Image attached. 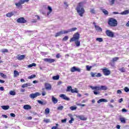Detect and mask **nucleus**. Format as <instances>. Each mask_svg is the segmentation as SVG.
I'll return each mask as SVG.
<instances>
[{
    "instance_id": "obj_5",
    "label": "nucleus",
    "mask_w": 129,
    "mask_h": 129,
    "mask_svg": "<svg viewBox=\"0 0 129 129\" xmlns=\"http://www.w3.org/2000/svg\"><path fill=\"white\" fill-rule=\"evenodd\" d=\"M41 94H40V93L39 92H36L35 93H32L29 95L30 98H31V99H34V98H36L38 97V96H40Z\"/></svg>"
},
{
    "instance_id": "obj_51",
    "label": "nucleus",
    "mask_w": 129,
    "mask_h": 129,
    "mask_svg": "<svg viewBox=\"0 0 129 129\" xmlns=\"http://www.w3.org/2000/svg\"><path fill=\"white\" fill-rule=\"evenodd\" d=\"M93 93H94V94H95V95H97L98 94H99V93H100V92L96 91H94Z\"/></svg>"
},
{
    "instance_id": "obj_49",
    "label": "nucleus",
    "mask_w": 129,
    "mask_h": 129,
    "mask_svg": "<svg viewBox=\"0 0 129 129\" xmlns=\"http://www.w3.org/2000/svg\"><path fill=\"white\" fill-rule=\"evenodd\" d=\"M119 71H120V72H125V69H124V68H122L119 69Z\"/></svg>"
},
{
    "instance_id": "obj_12",
    "label": "nucleus",
    "mask_w": 129,
    "mask_h": 129,
    "mask_svg": "<svg viewBox=\"0 0 129 129\" xmlns=\"http://www.w3.org/2000/svg\"><path fill=\"white\" fill-rule=\"evenodd\" d=\"M45 87L46 90H51L52 89V86H51V84L48 83H46L45 84Z\"/></svg>"
},
{
    "instance_id": "obj_48",
    "label": "nucleus",
    "mask_w": 129,
    "mask_h": 129,
    "mask_svg": "<svg viewBox=\"0 0 129 129\" xmlns=\"http://www.w3.org/2000/svg\"><path fill=\"white\" fill-rule=\"evenodd\" d=\"M69 116L71 117V120L74 121V118H73V116H72V114H69Z\"/></svg>"
},
{
    "instance_id": "obj_22",
    "label": "nucleus",
    "mask_w": 129,
    "mask_h": 129,
    "mask_svg": "<svg viewBox=\"0 0 129 129\" xmlns=\"http://www.w3.org/2000/svg\"><path fill=\"white\" fill-rule=\"evenodd\" d=\"M37 102L38 103H39V104H40L41 105H45V104L47 103L46 101H42L41 100H37Z\"/></svg>"
},
{
    "instance_id": "obj_21",
    "label": "nucleus",
    "mask_w": 129,
    "mask_h": 129,
    "mask_svg": "<svg viewBox=\"0 0 129 129\" xmlns=\"http://www.w3.org/2000/svg\"><path fill=\"white\" fill-rule=\"evenodd\" d=\"M95 28L96 31H99V32H102V29L99 26L95 25Z\"/></svg>"
},
{
    "instance_id": "obj_27",
    "label": "nucleus",
    "mask_w": 129,
    "mask_h": 129,
    "mask_svg": "<svg viewBox=\"0 0 129 129\" xmlns=\"http://www.w3.org/2000/svg\"><path fill=\"white\" fill-rule=\"evenodd\" d=\"M76 47H79L80 46V41L79 40L74 41Z\"/></svg>"
},
{
    "instance_id": "obj_41",
    "label": "nucleus",
    "mask_w": 129,
    "mask_h": 129,
    "mask_svg": "<svg viewBox=\"0 0 129 129\" xmlns=\"http://www.w3.org/2000/svg\"><path fill=\"white\" fill-rule=\"evenodd\" d=\"M118 59H119V57H115L112 58V62H116V61H117V60H118Z\"/></svg>"
},
{
    "instance_id": "obj_54",
    "label": "nucleus",
    "mask_w": 129,
    "mask_h": 129,
    "mask_svg": "<svg viewBox=\"0 0 129 129\" xmlns=\"http://www.w3.org/2000/svg\"><path fill=\"white\" fill-rule=\"evenodd\" d=\"M66 121H67V119H64L61 120L62 123H65V122H66Z\"/></svg>"
},
{
    "instance_id": "obj_31",
    "label": "nucleus",
    "mask_w": 129,
    "mask_h": 129,
    "mask_svg": "<svg viewBox=\"0 0 129 129\" xmlns=\"http://www.w3.org/2000/svg\"><path fill=\"white\" fill-rule=\"evenodd\" d=\"M20 75V74H19V72L17 71H14V77H18Z\"/></svg>"
},
{
    "instance_id": "obj_42",
    "label": "nucleus",
    "mask_w": 129,
    "mask_h": 129,
    "mask_svg": "<svg viewBox=\"0 0 129 129\" xmlns=\"http://www.w3.org/2000/svg\"><path fill=\"white\" fill-rule=\"evenodd\" d=\"M9 93L10 95H16V92L14 91H10Z\"/></svg>"
},
{
    "instance_id": "obj_32",
    "label": "nucleus",
    "mask_w": 129,
    "mask_h": 129,
    "mask_svg": "<svg viewBox=\"0 0 129 129\" xmlns=\"http://www.w3.org/2000/svg\"><path fill=\"white\" fill-rule=\"evenodd\" d=\"M119 120L121 121L122 123H125V118L123 117H120Z\"/></svg>"
},
{
    "instance_id": "obj_39",
    "label": "nucleus",
    "mask_w": 129,
    "mask_h": 129,
    "mask_svg": "<svg viewBox=\"0 0 129 129\" xmlns=\"http://www.w3.org/2000/svg\"><path fill=\"white\" fill-rule=\"evenodd\" d=\"M72 90V87L69 86L67 87V91L70 92H71V90Z\"/></svg>"
},
{
    "instance_id": "obj_15",
    "label": "nucleus",
    "mask_w": 129,
    "mask_h": 129,
    "mask_svg": "<svg viewBox=\"0 0 129 129\" xmlns=\"http://www.w3.org/2000/svg\"><path fill=\"white\" fill-rule=\"evenodd\" d=\"M59 97L62 98V99H64V100H70V99L68 98L65 94H61L59 95Z\"/></svg>"
},
{
    "instance_id": "obj_18",
    "label": "nucleus",
    "mask_w": 129,
    "mask_h": 129,
    "mask_svg": "<svg viewBox=\"0 0 129 129\" xmlns=\"http://www.w3.org/2000/svg\"><path fill=\"white\" fill-rule=\"evenodd\" d=\"M76 30H77V28H73L72 29H68V30H67L66 33L67 34H68V33H70V32H74V31H76Z\"/></svg>"
},
{
    "instance_id": "obj_46",
    "label": "nucleus",
    "mask_w": 129,
    "mask_h": 129,
    "mask_svg": "<svg viewBox=\"0 0 129 129\" xmlns=\"http://www.w3.org/2000/svg\"><path fill=\"white\" fill-rule=\"evenodd\" d=\"M63 108H64V106H60L57 107V110H62Z\"/></svg>"
},
{
    "instance_id": "obj_40",
    "label": "nucleus",
    "mask_w": 129,
    "mask_h": 129,
    "mask_svg": "<svg viewBox=\"0 0 129 129\" xmlns=\"http://www.w3.org/2000/svg\"><path fill=\"white\" fill-rule=\"evenodd\" d=\"M0 76H1V77H3V78H7V76L4 74V73H0Z\"/></svg>"
},
{
    "instance_id": "obj_35",
    "label": "nucleus",
    "mask_w": 129,
    "mask_h": 129,
    "mask_svg": "<svg viewBox=\"0 0 129 129\" xmlns=\"http://www.w3.org/2000/svg\"><path fill=\"white\" fill-rule=\"evenodd\" d=\"M115 2V0H109L110 6H113V5H114Z\"/></svg>"
},
{
    "instance_id": "obj_17",
    "label": "nucleus",
    "mask_w": 129,
    "mask_h": 129,
    "mask_svg": "<svg viewBox=\"0 0 129 129\" xmlns=\"http://www.w3.org/2000/svg\"><path fill=\"white\" fill-rule=\"evenodd\" d=\"M51 101L54 103V104H56V103H58V99L55 97H54V96H51Z\"/></svg>"
},
{
    "instance_id": "obj_47",
    "label": "nucleus",
    "mask_w": 129,
    "mask_h": 129,
    "mask_svg": "<svg viewBox=\"0 0 129 129\" xmlns=\"http://www.w3.org/2000/svg\"><path fill=\"white\" fill-rule=\"evenodd\" d=\"M77 108V107L76 106L70 107V109H71V110H76Z\"/></svg>"
},
{
    "instance_id": "obj_38",
    "label": "nucleus",
    "mask_w": 129,
    "mask_h": 129,
    "mask_svg": "<svg viewBox=\"0 0 129 129\" xmlns=\"http://www.w3.org/2000/svg\"><path fill=\"white\" fill-rule=\"evenodd\" d=\"M96 40L98 42H99L100 43H101V42L103 41V39H102V38H97L96 39Z\"/></svg>"
},
{
    "instance_id": "obj_52",
    "label": "nucleus",
    "mask_w": 129,
    "mask_h": 129,
    "mask_svg": "<svg viewBox=\"0 0 129 129\" xmlns=\"http://www.w3.org/2000/svg\"><path fill=\"white\" fill-rule=\"evenodd\" d=\"M43 121L44 122H46V123H48V122H50V119H44Z\"/></svg>"
},
{
    "instance_id": "obj_10",
    "label": "nucleus",
    "mask_w": 129,
    "mask_h": 129,
    "mask_svg": "<svg viewBox=\"0 0 129 129\" xmlns=\"http://www.w3.org/2000/svg\"><path fill=\"white\" fill-rule=\"evenodd\" d=\"M91 75L92 77H101L102 75L100 73H91Z\"/></svg>"
},
{
    "instance_id": "obj_53",
    "label": "nucleus",
    "mask_w": 129,
    "mask_h": 129,
    "mask_svg": "<svg viewBox=\"0 0 129 129\" xmlns=\"http://www.w3.org/2000/svg\"><path fill=\"white\" fill-rule=\"evenodd\" d=\"M90 12L91 14H95V11L94 10V9H91Z\"/></svg>"
},
{
    "instance_id": "obj_3",
    "label": "nucleus",
    "mask_w": 129,
    "mask_h": 129,
    "mask_svg": "<svg viewBox=\"0 0 129 129\" xmlns=\"http://www.w3.org/2000/svg\"><path fill=\"white\" fill-rule=\"evenodd\" d=\"M80 35L78 33H76L73 35V37L71 39L70 42H74L75 41L79 40Z\"/></svg>"
},
{
    "instance_id": "obj_50",
    "label": "nucleus",
    "mask_w": 129,
    "mask_h": 129,
    "mask_svg": "<svg viewBox=\"0 0 129 129\" xmlns=\"http://www.w3.org/2000/svg\"><path fill=\"white\" fill-rule=\"evenodd\" d=\"M124 90L125 92H129V88H127V87H125L124 88Z\"/></svg>"
},
{
    "instance_id": "obj_11",
    "label": "nucleus",
    "mask_w": 129,
    "mask_h": 129,
    "mask_svg": "<svg viewBox=\"0 0 129 129\" xmlns=\"http://www.w3.org/2000/svg\"><path fill=\"white\" fill-rule=\"evenodd\" d=\"M24 4H25V2L24 1V0H20L19 3H15V6H16L17 8H20V7H21V5Z\"/></svg>"
},
{
    "instance_id": "obj_56",
    "label": "nucleus",
    "mask_w": 129,
    "mask_h": 129,
    "mask_svg": "<svg viewBox=\"0 0 129 129\" xmlns=\"http://www.w3.org/2000/svg\"><path fill=\"white\" fill-rule=\"evenodd\" d=\"M77 105H78L79 106H85V104H78Z\"/></svg>"
},
{
    "instance_id": "obj_7",
    "label": "nucleus",
    "mask_w": 129,
    "mask_h": 129,
    "mask_svg": "<svg viewBox=\"0 0 129 129\" xmlns=\"http://www.w3.org/2000/svg\"><path fill=\"white\" fill-rule=\"evenodd\" d=\"M102 70L105 76H108L110 74V71L108 69H103Z\"/></svg>"
},
{
    "instance_id": "obj_45",
    "label": "nucleus",
    "mask_w": 129,
    "mask_h": 129,
    "mask_svg": "<svg viewBox=\"0 0 129 129\" xmlns=\"http://www.w3.org/2000/svg\"><path fill=\"white\" fill-rule=\"evenodd\" d=\"M91 68H92L91 66H86V69L87 71H90V70H91Z\"/></svg>"
},
{
    "instance_id": "obj_64",
    "label": "nucleus",
    "mask_w": 129,
    "mask_h": 129,
    "mask_svg": "<svg viewBox=\"0 0 129 129\" xmlns=\"http://www.w3.org/2000/svg\"><path fill=\"white\" fill-rule=\"evenodd\" d=\"M57 126H52L51 129H56L57 128Z\"/></svg>"
},
{
    "instance_id": "obj_2",
    "label": "nucleus",
    "mask_w": 129,
    "mask_h": 129,
    "mask_svg": "<svg viewBox=\"0 0 129 129\" xmlns=\"http://www.w3.org/2000/svg\"><path fill=\"white\" fill-rule=\"evenodd\" d=\"M108 24L110 27H116L117 26V21L113 18H110L108 20Z\"/></svg>"
},
{
    "instance_id": "obj_19",
    "label": "nucleus",
    "mask_w": 129,
    "mask_h": 129,
    "mask_svg": "<svg viewBox=\"0 0 129 129\" xmlns=\"http://www.w3.org/2000/svg\"><path fill=\"white\" fill-rule=\"evenodd\" d=\"M28 86H32V84L31 83H26L22 85V88H26V87H28Z\"/></svg>"
},
{
    "instance_id": "obj_61",
    "label": "nucleus",
    "mask_w": 129,
    "mask_h": 129,
    "mask_svg": "<svg viewBox=\"0 0 129 129\" xmlns=\"http://www.w3.org/2000/svg\"><path fill=\"white\" fill-rule=\"evenodd\" d=\"M0 90H1V91H4L5 90L4 87H0Z\"/></svg>"
},
{
    "instance_id": "obj_29",
    "label": "nucleus",
    "mask_w": 129,
    "mask_h": 129,
    "mask_svg": "<svg viewBox=\"0 0 129 129\" xmlns=\"http://www.w3.org/2000/svg\"><path fill=\"white\" fill-rule=\"evenodd\" d=\"M47 10L49 11L48 12H47V15L49 16V14L52 13V8H51L50 6H48Z\"/></svg>"
},
{
    "instance_id": "obj_16",
    "label": "nucleus",
    "mask_w": 129,
    "mask_h": 129,
    "mask_svg": "<svg viewBox=\"0 0 129 129\" xmlns=\"http://www.w3.org/2000/svg\"><path fill=\"white\" fill-rule=\"evenodd\" d=\"M90 87L92 90H96L97 91L100 90V87L99 86L93 87L92 86H90Z\"/></svg>"
},
{
    "instance_id": "obj_55",
    "label": "nucleus",
    "mask_w": 129,
    "mask_h": 129,
    "mask_svg": "<svg viewBox=\"0 0 129 129\" xmlns=\"http://www.w3.org/2000/svg\"><path fill=\"white\" fill-rule=\"evenodd\" d=\"M11 116H12V117H16V115L15 114V113H11L10 114Z\"/></svg>"
},
{
    "instance_id": "obj_24",
    "label": "nucleus",
    "mask_w": 129,
    "mask_h": 129,
    "mask_svg": "<svg viewBox=\"0 0 129 129\" xmlns=\"http://www.w3.org/2000/svg\"><path fill=\"white\" fill-rule=\"evenodd\" d=\"M100 90H107V87L106 86H100Z\"/></svg>"
},
{
    "instance_id": "obj_60",
    "label": "nucleus",
    "mask_w": 129,
    "mask_h": 129,
    "mask_svg": "<svg viewBox=\"0 0 129 129\" xmlns=\"http://www.w3.org/2000/svg\"><path fill=\"white\" fill-rule=\"evenodd\" d=\"M127 111V110H126V109H124V108H123L122 109V112H126Z\"/></svg>"
},
{
    "instance_id": "obj_26",
    "label": "nucleus",
    "mask_w": 129,
    "mask_h": 129,
    "mask_svg": "<svg viewBox=\"0 0 129 129\" xmlns=\"http://www.w3.org/2000/svg\"><path fill=\"white\" fill-rule=\"evenodd\" d=\"M25 57H26V55L22 54V55H21L19 56H18L17 59L18 60H23V59H25Z\"/></svg>"
},
{
    "instance_id": "obj_36",
    "label": "nucleus",
    "mask_w": 129,
    "mask_h": 129,
    "mask_svg": "<svg viewBox=\"0 0 129 129\" xmlns=\"http://www.w3.org/2000/svg\"><path fill=\"white\" fill-rule=\"evenodd\" d=\"M71 92H72V93H78V91H77V88H75V89H72Z\"/></svg>"
},
{
    "instance_id": "obj_28",
    "label": "nucleus",
    "mask_w": 129,
    "mask_h": 129,
    "mask_svg": "<svg viewBox=\"0 0 129 129\" xmlns=\"http://www.w3.org/2000/svg\"><path fill=\"white\" fill-rule=\"evenodd\" d=\"M59 78H60V76L56 75L52 77L53 80H59Z\"/></svg>"
},
{
    "instance_id": "obj_57",
    "label": "nucleus",
    "mask_w": 129,
    "mask_h": 129,
    "mask_svg": "<svg viewBox=\"0 0 129 129\" xmlns=\"http://www.w3.org/2000/svg\"><path fill=\"white\" fill-rule=\"evenodd\" d=\"M122 101H123V99L122 98H120L119 100H118V102L119 103H121V102H122Z\"/></svg>"
},
{
    "instance_id": "obj_13",
    "label": "nucleus",
    "mask_w": 129,
    "mask_h": 129,
    "mask_svg": "<svg viewBox=\"0 0 129 129\" xmlns=\"http://www.w3.org/2000/svg\"><path fill=\"white\" fill-rule=\"evenodd\" d=\"M62 34H67L66 32V30H61L57 33H56L55 34V37H59V36H61Z\"/></svg>"
},
{
    "instance_id": "obj_43",
    "label": "nucleus",
    "mask_w": 129,
    "mask_h": 129,
    "mask_svg": "<svg viewBox=\"0 0 129 129\" xmlns=\"http://www.w3.org/2000/svg\"><path fill=\"white\" fill-rule=\"evenodd\" d=\"M68 38L69 37L67 36H64L62 39V41L66 42V41H67V40H68Z\"/></svg>"
},
{
    "instance_id": "obj_63",
    "label": "nucleus",
    "mask_w": 129,
    "mask_h": 129,
    "mask_svg": "<svg viewBox=\"0 0 129 129\" xmlns=\"http://www.w3.org/2000/svg\"><path fill=\"white\" fill-rule=\"evenodd\" d=\"M3 117H5V118H8V116L7 115H3Z\"/></svg>"
},
{
    "instance_id": "obj_62",
    "label": "nucleus",
    "mask_w": 129,
    "mask_h": 129,
    "mask_svg": "<svg viewBox=\"0 0 129 129\" xmlns=\"http://www.w3.org/2000/svg\"><path fill=\"white\" fill-rule=\"evenodd\" d=\"M42 96H45L46 95V92H42Z\"/></svg>"
},
{
    "instance_id": "obj_4",
    "label": "nucleus",
    "mask_w": 129,
    "mask_h": 129,
    "mask_svg": "<svg viewBox=\"0 0 129 129\" xmlns=\"http://www.w3.org/2000/svg\"><path fill=\"white\" fill-rule=\"evenodd\" d=\"M105 34L107 37H109L110 38H113L114 37V33L110 30H106Z\"/></svg>"
},
{
    "instance_id": "obj_1",
    "label": "nucleus",
    "mask_w": 129,
    "mask_h": 129,
    "mask_svg": "<svg viewBox=\"0 0 129 129\" xmlns=\"http://www.w3.org/2000/svg\"><path fill=\"white\" fill-rule=\"evenodd\" d=\"M83 7V3H80L76 8L77 12L80 17H83V14L85 13V10H84V8Z\"/></svg>"
},
{
    "instance_id": "obj_37",
    "label": "nucleus",
    "mask_w": 129,
    "mask_h": 129,
    "mask_svg": "<svg viewBox=\"0 0 129 129\" xmlns=\"http://www.w3.org/2000/svg\"><path fill=\"white\" fill-rule=\"evenodd\" d=\"M45 114H49V113H50V109H49V108H47L45 109Z\"/></svg>"
},
{
    "instance_id": "obj_6",
    "label": "nucleus",
    "mask_w": 129,
    "mask_h": 129,
    "mask_svg": "<svg viewBox=\"0 0 129 129\" xmlns=\"http://www.w3.org/2000/svg\"><path fill=\"white\" fill-rule=\"evenodd\" d=\"M70 71L72 73L73 72H81V69L79 68H77L76 67H73L71 68Z\"/></svg>"
},
{
    "instance_id": "obj_23",
    "label": "nucleus",
    "mask_w": 129,
    "mask_h": 129,
    "mask_svg": "<svg viewBox=\"0 0 129 129\" xmlns=\"http://www.w3.org/2000/svg\"><path fill=\"white\" fill-rule=\"evenodd\" d=\"M101 102H107V100L105 99H99L97 103H100Z\"/></svg>"
},
{
    "instance_id": "obj_9",
    "label": "nucleus",
    "mask_w": 129,
    "mask_h": 129,
    "mask_svg": "<svg viewBox=\"0 0 129 129\" xmlns=\"http://www.w3.org/2000/svg\"><path fill=\"white\" fill-rule=\"evenodd\" d=\"M43 60L45 62H47V63H54L55 61L54 58H44Z\"/></svg>"
},
{
    "instance_id": "obj_30",
    "label": "nucleus",
    "mask_w": 129,
    "mask_h": 129,
    "mask_svg": "<svg viewBox=\"0 0 129 129\" xmlns=\"http://www.w3.org/2000/svg\"><path fill=\"white\" fill-rule=\"evenodd\" d=\"M129 14V11L128 10H125L121 13H120V15H128Z\"/></svg>"
},
{
    "instance_id": "obj_20",
    "label": "nucleus",
    "mask_w": 129,
    "mask_h": 129,
    "mask_svg": "<svg viewBox=\"0 0 129 129\" xmlns=\"http://www.w3.org/2000/svg\"><path fill=\"white\" fill-rule=\"evenodd\" d=\"M24 109H26V110H28V109H31L32 107L30 105H25L23 106Z\"/></svg>"
},
{
    "instance_id": "obj_34",
    "label": "nucleus",
    "mask_w": 129,
    "mask_h": 129,
    "mask_svg": "<svg viewBox=\"0 0 129 129\" xmlns=\"http://www.w3.org/2000/svg\"><path fill=\"white\" fill-rule=\"evenodd\" d=\"M7 17H8V18H11V17H13V16H14V12H11L10 13H8L6 15Z\"/></svg>"
},
{
    "instance_id": "obj_44",
    "label": "nucleus",
    "mask_w": 129,
    "mask_h": 129,
    "mask_svg": "<svg viewBox=\"0 0 129 129\" xmlns=\"http://www.w3.org/2000/svg\"><path fill=\"white\" fill-rule=\"evenodd\" d=\"M36 78L35 75H32L28 77V79H33V78Z\"/></svg>"
},
{
    "instance_id": "obj_33",
    "label": "nucleus",
    "mask_w": 129,
    "mask_h": 129,
    "mask_svg": "<svg viewBox=\"0 0 129 129\" xmlns=\"http://www.w3.org/2000/svg\"><path fill=\"white\" fill-rule=\"evenodd\" d=\"M102 11L104 14L105 16H107L108 15V11L105 9H102Z\"/></svg>"
},
{
    "instance_id": "obj_58",
    "label": "nucleus",
    "mask_w": 129,
    "mask_h": 129,
    "mask_svg": "<svg viewBox=\"0 0 129 129\" xmlns=\"http://www.w3.org/2000/svg\"><path fill=\"white\" fill-rule=\"evenodd\" d=\"M121 93L122 92L120 90L117 91V93H118V94H121Z\"/></svg>"
},
{
    "instance_id": "obj_59",
    "label": "nucleus",
    "mask_w": 129,
    "mask_h": 129,
    "mask_svg": "<svg viewBox=\"0 0 129 129\" xmlns=\"http://www.w3.org/2000/svg\"><path fill=\"white\" fill-rule=\"evenodd\" d=\"M56 58H60V57H61V56L60 55L59 53H58L56 54Z\"/></svg>"
},
{
    "instance_id": "obj_8",
    "label": "nucleus",
    "mask_w": 129,
    "mask_h": 129,
    "mask_svg": "<svg viewBox=\"0 0 129 129\" xmlns=\"http://www.w3.org/2000/svg\"><path fill=\"white\" fill-rule=\"evenodd\" d=\"M17 22L22 24H25L27 23V21L25 20V18L21 17L17 19Z\"/></svg>"
},
{
    "instance_id": "obj_25",
    "label": "nucleus",
    "mask_w": 129,
    "mask_h": 129,
    "mask_svg": "<svg viewBox=\"0 0 129 129\" xmlns=\"http://www.w3.org/2000/svg\"><path fill=\"white\" fill-rule=\"evenodd\" d=\"M1 107L4 110H8V109H9V108H10V106H9V105H3V106H2Z\"/></svg>"
},
{
    "instance_id": "obj_14",
    "label": "nucleus",
    "mask_w": 129,
    "mask_h": 129,
    "mask_svg": "<svg viewBox=\"0 0 129 129\" xmlns=\"http://www.w3.org/2000/svg\"><path fill=\"white\" fill-rule=\"evenodd\" d=\"M76 117H77V118H79V119H81V120H86V119H87V118L84 117V116L83 115H76Z\"/></svg>"
}]
</instances>
